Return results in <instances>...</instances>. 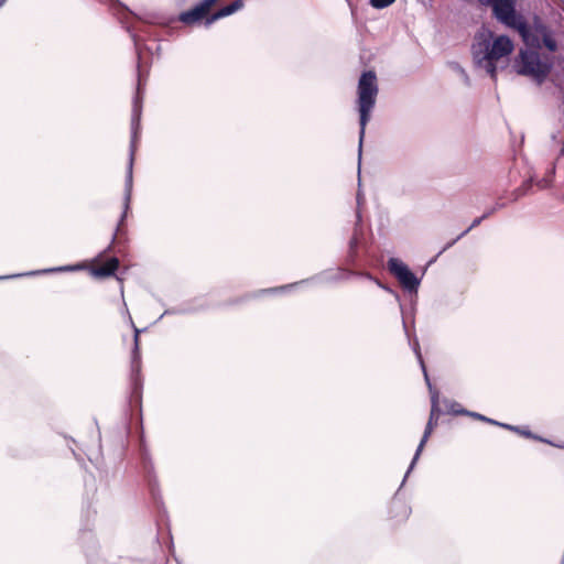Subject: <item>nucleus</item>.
<instances>
[{
    "instance_id": "33",
    "label": "nucleus",
    "mask_w": 564,
    "mask_h": 564,
    "mask_svg": "<svg viewBox=\"0 0 564 564\" xmlns=\"http://www.w3.org/2000/svg\"><path fill=\"white\" fill-rule=\"evenodd\" d=\"M516 426L517 425L501 422L500 429H503V430H507V431H510V432L514 433L516 432Z\"/></svg>"
},
{
    "instance_id": "5",
    "label": "nucleus",
    "mask_w": 564,
    "mask_h": 564,
    "mask_svg": "<svg viewBox=\"0 0 564 564\" xmlns=\"http://www.w3.org/2000/svg\"><path fill=\"white\" fill-rule=\"evenodd\" d=\"M126 29L133 41L137 54V87L132 99L129 144V156L134 158L141 134L143 86L145 84L151 65V63L145 59L144 54L147 53V55H152V48L144 43V40L130 25H127Z\"/></svg>"
},
{
    "instance_id": "18",
    "label": "nucleus",
    "mask_w": 564,
    "mask_h": 564,
    "mask_svg": "<svg viewBox=\"0 0 564 564\" xmlns=\"http://www.w3.org/2000/svg\"><path fill=\"white\" fill-rule=\"evenodd\" d=\"M282 294V286L259 289L256 291L247 292L243 295L237 296L225 303L227 306L242 305L251 300H259L264 296H275Z\"/></svg>"
},
{
    "instance_id": "28",
    "label": "nucleus",
    "mask_w": 564,
    "mask_h": 564,
    "mask_svg": "<svg viewBox=\"0 0 564 564\" xmlns=\"http://www.w3.org/2000/svg\"><path fill=\"white\" fill-rule=\"evenodd\" d=\"M462 238H463V237H460V234H459L456 238H454V239L449 240L448 242H446V243L444 245V247H443V248L437 252V254L435 256V258L431 259L429 263H433V262L435 261V259H436L438 256H441V254H442L443 252H445L446 250L451 249V248H452L454 245H456V243H457Z\"/></svg>"
},
{
    "instance_id": "36",
    "label": "nucleus",
    "mask_w": 564,
    "mask_h": 564,
    "mask_svg": "<svg viewBox=\"0 0 564 564\" xmlns=\"http://www.w3.org/2000/svg\"><path fill=\"white\" fill-rule=\"evenodd\" d=\"M556 448L564 449V442H556Z\"/></svg>"
},
{
    "instance_id": "16",
    "label": "nucleus",
    "mask_w": 564,
    "mask_h": 564,
    "mask_svg": "<svg viewBox=\"0 0 564 564\" xmlns=\"http://www.w3.org/2000/svg\"><path fill=\"white\" fill-rule=\"evenodd\" d=\"M401 317H402V327L404 330V335L406 336L408 344H409L411 350L415 355L417 364L424 362L422 351H421L420 341H419V338L415 333V315L412 318L411 314L409 312L408 314H404Z\"/></svg>"
},
{
    "instance_id": "29",
    "label": "nucleus",
    "mask_w": 564,
    "mask_h": 564,
    "mask_svg": "<svg viewBox=\"0 0 564 564\" xmlns=\"http://www.w3.org/2000/svg\"><path fill=\"white\" fill-rule=\"evenodd\" d=\"M505 207H506V203H503V202H499V200H498V202H496V203H495V205H492L491 207H489L488 209H486V210L484 212V215H485V217H487V219H488L489 217H491L492 215H495L499 209H502V208H505Z\"/></svg>"
},
{
    "instance_id": "30",
    "label": "nucleus",
    "mask_w": 564,
    "mask_h": 564,
    "mask_svg": "<svg viewBox=\"0 0 564 564\" xmlns=\"http://www.w3.org/2000/svg\"><path fill=\"white\" fill-rule=\"evenodd\" d=\"M465 416L470 417V419H473L475 421L482 422V423H485L487 421V416L485 414H481L479 412L471 411V410H468V409H467V413H466Z\"/></svg>"
},
{
    "instance_id": "17",
    "label": "nucleus",
    "mask_w": 564,
    "mask_h": 564,
    "mask_svg": "<svg viewBox=\"0 0 564 564\" xmlns=\"http://www.w3.org/2000/svg\"><path fill=\"white\" fill-rule=\"evenodd\" d=\"M105 257L106 253L101 258H98V256L96 257V261H100L102 263L99 267L91 268L90 274L97 279H107L116 276L117 280L121 282V279L117 276V271L120 265L119 259L116 256H111L104 260Z\"/></svg>"
},
{
    "instance_id": "41",
    "label": "nucleus",
    "mask_w": 564,
    "mask_h": 564,
    "mask_svg": "<svg viewBox=\"0 0 564 564\" xmlns=\"http://www.w3.org/2000/svg\"><path fill=\"white\" fill-rule=\"evenodd\" d=\"M561 564H564V560H562Z\"/></svg>"
},
{
    "instance_id": "40",
    "label": "nucleus",
    "mask_w": 564,
    "mask_h": 564,
    "mask_svg": "<svg viewBox=\"0 0 564 564\" xmlns=\"http://www.w3.org/2000/svg\"><path fill=\"white\" fill-rule=\"evenodd\" d=\"M123 306H126V312L129 315V312H128V308H127V303H123Z\"/></svg>"
},
{
    "instance_id": "20",
    "label": "nucleus",
    "mask_w": 564,
    "mask_h": 564,
    "mask_svg": "<svg viewBox=\"0 0 564 564\" xmlns=\"http://www.w3.org/2000/svg\"><path fill=\"white\" fill-rule=\"evenodd\" d=\"M178 315H189L204 312L210 307V304L204 297H196L189 302L177 305Z\"/></svg>"
},
{
    "instance_id": "38",
    "label": "nucleus",
    "mask_w": 564,
    "mask_h": 564,
    "mask_svg": "<svg viewBox=\"0 0 564 564\" xmlns=\"http://www.w3.org/2000/svg\"><path fill=\"white\" fill-rule=\"evenodd\" d=\"M154 564H165V560L162 557L159 562H156Z\"/></svg>"
},
{
    "instance_id": "8",
    "label": "nucleus",
    "mask_w": 564,
    "mask_h": 564,
    "mask_svg": "<svg viewBox=\"0 0 564 564\" xmlns=\"http://www.w3.org/2000/svg\"><path fill=\"white\" fill-rule=\"evenodd\" d=\"M388 265L390 272L395 276V279L400 282L403 290L409 295L408 308L410 311L411 317L415 315L416 305H417V292L420 290L423 276L425 274V269L422 271L421 275H417L402 259L397 257H390L388 259Z\"/></svg>"
},
{
    "instance_id": "3",
    "label": "nucleus",
    "mask_w": 564,
    "mask_h": 564,
    "mask_svg": "<svg viewBox=\"0 0 564 564\" xmlns=\"http://www.w3.org/2000/svg\"><path fill=\"white\" fill-rule=\"evenodd\" d=\"M361 159L358 160V189L356 193V221L351 237L348 240L347 261L355 262L360 259L361 263L370 268H381L384 265L383 252L373 245L372 236H367L362 225L361 207L366 203V197L361 188Z\"/></svg>"
},
{
    "instance_id": "21",
    "label": "nucleus",
    "mask_w": 564,
    "mask_h": 564,
    "mask_svg": "<svg viewBox=\"0 0 564 564\" xmlns=\"http://www.w3.org/2000/svg\"><path fill=\"white\" fill-rule=\"evenodd\" d=\"M536 184L535 177L527 178L522 182V184L514 188L510 195V202L514 203L520 199L522 196H525L533 192V187Z\"/></svg>"
},
{
    "instance_id": "31",
    "label": "nucleus",
    "mask_w": 564,
    "mask_h": 564,
    "mask_svg": "<svg viewBox=\"0 0 564 564\" xmlns=\"http://www.w3.org/2000/svg\"><path fill=\"white\" fill-rule=\"evenodd\" d=\"M533 441H536V442H540V443H544V444H547V445L553 446V447H555V445H556V442H554L553 440H550V438L544 437V436H542L540 434H536V433H535V435L533 437Z\"/></svg>"
},
{
    "instance_id": "12",
    "label": "nucleus",
    "mask_w": 564,
    "mask_h": 564,
    "mask_svg": "<svg viewBox=\"0 0 564 564\" xmlns=\"http://www.w3.org/2000/svg\"><path fill=\"white\" fill-rule=\"evenodd\" d=\"M133 165H134V158L129 156L128 164H127L126 178H124L123 209L120 215L116 231L112 235L110 243L107 246L106 249H104L101 252L98 253V258H101L105 254V252L112 251L113 245L117 241V236L121 232V227L124 225V221L127 219L128 213L130 210V203H131L132 187H133Z\"/></svg>"
},
{
    "instance_id": "11",
    "label": "nucleus",
    "mask_w": 564,
    "mask_h": 564,
    "mask_svg": "<svg viewBox=\"0 0 564 564\" xmlns=\"http://www.w3.org/2000/svg\"><path fill=\"white\" fill-rule=\"evenodd\" d=\"M444 414L445 411L441 408L440 400H431L430 415L425 424L423 435L405 471V477H409L415 468L427 441L434 433L435 429L438 426L440 417Z\"/></svg>"
},
{
    "instance_id": "37",
    "label": "nucleus",
    "mask_w": 564,
    "mask_h": 564,
    "mask_svg": "<svg viewBox=\"0 0 564 564\" xmlns=\"http://www.w3.org/2000/svg\"><path fill=\"white\" fill-rule=\"evenodd\" d=\"M178 1V4H185L187 3L189 0H177Z\"/></svg>"
},
{
    "instance_id": "14",
    "label": "nucleus",
    "mask_w": 564,
    "mask_h": 564,
    "mask_svg": "<svg viewBox=\"0 0 564 564\" xmlns=\"http://www.w3.org/2000/svg\"><path fill=\"white\" fill-rule=\"evenodd\" d=\"M345 262L360 268V273L358 274V279H365L367 281H370V282L375 283L379 289L391 294L399 305L401 316L404 314H408L410 312L408 308V305L402 301L400 293L398 291H395L393 288H391L389 284L379 280L371 272L367 271V269H370V267L364 265L361 263L360 259H357L355 262H349V261H347V257H346ZM382 268H383V265L381 268H378L377 270H381ZM371 270H376V269L371 268Z\"/></svg>"
},
{
    "instance_id": "26",
    "label": "nucleus",
    "mask_w": 564,
    "mask_h": 564,
    "mask_svg": "<svg viewBox=\"0 0 564 564\" xmlns=\"http://www.w3.org/2000/svg\"><path fill=\"white\" fill-rule=\"evenodd\" d=\"M395 0H369L368 3L376 10H383L394 3Z\"/></svg>"
},
{
    "instance_id": "23",
    "label": "nucleus",
    "mask_w": 564,
    "mask_h": 564,
    "mask_svg": "<svg viewBox=\"0 0 564 564\" xmlns=\"http://www.w3.org/2000/svg\"><path fill=\"white\" fill-rule=\"evenodd\" d=\"M443 403L446 406L445 414H449L453 416H458V415L465 416L467 413V409L464 408L459 402H457L455 400L444 398Z\"/></svg>"
},
{
    "instance_id": "7",
    "label": "nucleus",
    "mask_w": 564,
    "mask_h": 564,
    "mask_svg": "<svg viewBox=\"0 0 564 564\" xmlns=\"http://www.w3.org/2000/svg\"><path fill=\"white\" fill-rule=\"evenodd\" d=\"M218 0H199L191 9L182 11L177 20L186 26L204 24L205 28H209L216 21L236 13L245 6L243 0H235L216 12L209 13L210 8Z\"/></svg>"
},
{
    "instance_id": "35",
    "label": "nucleus",
    "mask_w": 564,
    "mask_h": 564,
    "mask_svg": "<svg viewBox=\"0 0 564 564\" xmlns=\"http://www.w3.org/2000/svg\"><path fill=\"white\" fill-rule=\"evenodd\" d=\"M562 137H563V135H561V132H560V131L552 132V134H551V139H552V141H554V142H558V143H560V139H561Z\"/></svg>"
},
{
    "instance_id": "39",
    "label": "nucleus",
    "mask_w": 564,
    "mask_h": 564,
    "mask_svg": "<svg viewBox=\"0 0 564 564\" xmlns=\"http://www.w3.org/2000/svg\"><path fill=\"white\" fill-rule=\"evenodd\" d=\"M7 0H0V8H2L6 4Z\"/></svg>"
},
{
    "instance_id": "22",
    "label": "nucleus",
    "mask_w": 564,
    "mask_h": 564,
    "mask_svg": "<svg viewBox=\"0 0 564 564\" xmlns=\"http://www.w3.org/2000/svg\"><path fill=\"white\" fill-rule=\"evenodd\" d=\"M419 366H420V368L422 370V375H423L425 384H426L429 393H430V401L431 400H440L441 393H440L438 389L431 381V378H430L429 370H427V367L425 365V361L419 364Z\"/></svg>"
},
{
    "instance_id": "2",
    "label": "nucleus",
    "mask_w": 564,
    "mask_h": 564,
    "mask_svg": "<svg viewBox=\"0 0 564 564\" xmlns=\"http://www.w3.org/2000/svg\"><path fill=\"white\" fill-rule=\"evenodd\" d=\"M131 327L133 328V347L131 350L130 362V383L131 393L129 398L130 406H135L140 419V434H139V467L143 480L148 487L153 505L160 510L163 508V499L161 496L159 480L155 474L154 464L148 448L144 430L142 424V389L143 380L141 377V352H140V334L145 330L135 327L131 316L129 315Z\"/></svg>"
},
{
    "instance_id": "15",
    "label": "nucleus",
    "mask_w": 564,
    "mask_h": 564,
    "mask_svg": "<svg viewBox=\"0 0 564 564\" xmlns=\"http://www.w3.org/2000/svg\"><path fill=\"white\" fill-rule=\"evenodd\" d=\"M406 479L408 477H405L404 475L398 490L394 492L388 507L389 519L395 520L398 523L405 522L412 512L411 507L406 503L401 492L403 486L406 482Z\"/></svg>"
},
{
    "instance_id": "34",
    "label": "nucleus",
    "mask_w": 564,
    "mask_h": 564,
    "mask_svg": "<svg viewBox=\"0 0 564 564\" xmlns=\"http://www.w3.org/2000/svg\"><path fill=\"white\" fill-rule=\"evenodd\" d=\"M485 423L489 424V425L498 426V427H500V425H501L500 421L489 417V416H487V421Z\"/></svg>"
},
{
    "instance_id": "24",
    "label": "nucleus",
    "mask_w": 564,
    "mask_h": 564,
    "mask_svg": "<svg viewBox=\"0 0 564 564\" xmlns=\"http://www.w3.org/2000/svg\"><path fill=\"white\" fill-rule=\"evenodd\" d=\"M451 66L453 70H455L456 73L459 74V76H462L464 84L466 86H470V79L465 68L457 62H452Z\"/></svg>"
},
{
    "instance_id": "6",
    "label": "nucleus",
    "mask_w": 564,
    "mask_h": 564,
    "mask_svg": "<svg viewBox=\"0 0 564 564\" xmlns=\"http://www.w3.org/2000/svg\"><path fill=\"white\" fill-rule=\"evenodd\" d=\"M379 93L378 77L373 68L364 69L357 82L355 110L358 113L359 159L366 137V129L372 118Z\"/></svg>"
},
{
    "instance_id": "9",
    "label": "nucleus",
    "mask_w": 564,
    "mask_h": 564,
    "mask_svg": "<svg viewBox=\"0 0 564 564\" xmlns=\"http://www.w3.org/2000/svg\"><path fill=\"white\" fill-rule=\"evenodd\" d=\"M359 273L360 268L355 270L344 265H338L336 269H326L307 279L284 284V294L291 293L303 286L333 285L347 281L351 278L358 279Z\"/></svg>"
},
{
    "instance_id": "25",
    "label": "nucleus",
    "mask_w": 564,
    "mask_h": 564,
    "mask_svg": "<svg viewBox=\"0 0 564 564\" xmlns=\"http://www.w3.org/2000/svg\"><path fill=\"white\" fill-rule=\"evenodd\" d=\"M514 433L528 440H533L535 435V433L531 431L529 425H517Z\"/></svg>"
},
{
    "instance_id": "27",
    "label": "nucleus",
    "mask_w": 564,
    "mask_h": 564,
    "mask_svg": "<svg viewBox=\"0 0 564 564\" xmlns=\"http://www.w3.org/2000/svg\"><path fill=\"white\" fill-rule=\"evenodd\" d=\"M487 217H485V215H480L479 217H476L471 224L464 230L460 232V237H465L466 235H468L473 229H475L476 227H478L484 220H486Z\"/></svg>"
},
{
    "instance_id": "32",
    "label": "nucleus",
    "mask_w": 564,
    "mask_h": 564,
    "mask_svg": "<svg viewBox=\"0 0 564 564\" xmlns=\"http://www.w3.org/2000/svg\"><path fill=\"white\" fill-rule=\"evenodd\" d=\"M169 315H178V307L174 306V307L166 308L163 312V314L159 317V319L163 318L164 316H169Z\"/></svg>"
},
{
    "instance_id": "4",
    "label": "nucleus",
    "mask_w": 564,
    "mask_h": 564,
    "mask_svg": "<svg viewBox=\"0 0 564 564\" xmlns=\"http://www.w3.org/2000/svg\"><path fill=\"white\" fill-rule=\"evenodd\" d=\"M514 50V43L508 34L495 35V33L481 26L475 34L471 46L473 59L477 67L497 80L498 66L496 59L508 56Z\"/></svg>"
},
{
    "instance_id": "10",
    "label": "nucleus",
    "mask_w": 564,
    "mask_h": 564,
    "mask_svg": "<svg viewBox=\"0 0 564 564\" xmlns=\"http://www.w3.org/2000/svg\"><path fill=\"white\" fill-rule=\"evenodd\" d=\"M97 511L93 509L91 503H84L80 513L79 524V542L85 552L88 563H91L93 557L97 554L99 544L94 534V523Z\"/></svg>"
},
{
    "instance_id": "19",
    "label": "nucleus",
    "mask_w": 564,
    "mask_h": 564,
    "mask_svg": "<svg viewBox=\"0 0 564 564\" xmlns=\"http://www.w3.org/2000/svg\"><path fill=\"white\" fill-rule=\"evenodd\" d=\"M79 269V265L77 264H68V265H62V267H55V268H48V269H42V270H34L30 272L24 273H18V274H11V275H1V280H8V279H15L21 276H35L41 274H48L53 272H72Z\"/></svg>"
},
{
    "instance_id": "1",
    "label": "nucleus",
    "mask_w": 564,
    "mask_h": 564,
    "mask_svg": "<svg viewBox=\"0 0 564 564\" xmlns=\"http://www.w3.org/2000/svg\"><path fill=\"white\" fill-rule=\"evenodd\" d=\"M479 4L490 8L491 18L507 29L516 31L527 47H521L514 55L511 68L520 76L530 78L535 85L545 83L554 67L553 57L542 55L539 50L557 51L555 32L538 14L530 23L518 9V0H478Z\"/></svg>"
},
{
    "instance_id": "13",
    "label": "nucleus",
    "mask_w": 564,
    "mask_h": 564,
    "mask_svg": "<svg viewBox=\"0 0 564 564\" xmlns=\"http://www.w3.org/2000/svg\"><path fill=\"white\" fill-rule=\"evenodd\" d=\"M133 165H134V158L129 156L128 164H127L126 178H124L123 209L120 215L116 231L112 235L110 243L107 246L106 249H104L101 252L98 253V258H101L105 254V252L112 251L113 245L117 241V236L121 232V227L124 225V221L127 219L128 213L130 210V203H131L132 187H133Z\"/></svg>"
}]
</instances>
